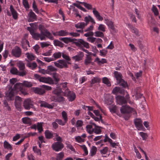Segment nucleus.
<instances>
[{"mask_svg":"<svg viewBox=\"0 0 160 160\" xmlns=\"http://www.w3.org/2000/svg\"><path fill=\"white\" fill-rule=\"evenodd\" d=\"M32 84L31 82L24 81L23 83H17L14 85L13 88L10 91L6 92L5 96L8 101L13 100L14 99V93L15 92H20L24 95L28 94L26 91V87H31Z\"/></svg>","mask_w":160,"mask_h":160,"instance_id":"1","label":"nucleus"},{"mask_svg":"<svg viewBox=\"0 0 160 160\" xmlns=\"http://www.w3.org/2000/svg\"><path fill=\"white\" fill-rule=\"evenodd\" d=\"M64 147L63 144L61 142H55L52 145V147L53 150L56 152L61 151Z\"/></svg>","mask_w":160,"mask_h":160,"instance_id":"5","label":"nucleus"},{"mask_svg":"<svg viewBox=\"0 0 160 160\" xmlns=\"http://www.w3.org/2000/svg\"><path fill=\"white\" fill-rule=\"evenodd\" d=\"M62 55V54L61 52H56L55 53L53 54V56L55 58L54 60L59 58H60L61 56Z\"/></svg>","mask_w":160,"mask_h":160,"instance_id":"39","label":"nucleus"},{"mask_svg":"<svg viewBox=\"0 0 160 160\" xmlns=\"http://www.w3.org/2000/svg\"><path fill=\"white\" fill-rule=\"evenodd\" d=\"M86 57L84 61V63L86 65H88L90 64L92 61L91 57L89 55H86Z\"/></svg>","mask_w":160,"mask_h":160,"instance_id":"26","label":"nucleus"},{"mask_svg":"<svg viewBox=\"0 0 160 160\" xmlns=\"http://www.w3.org/2000/svg\"><path fill=\"white\" fill-rule=\"evenodd\" d=\"M23 4L26 8H29V6L28 4V2L27 0H23Z\"/></svg>","mask_w":160,"mask_h":160,"instance_id":"54","label":"nucleus"},{"mask_svg":"<svg viewBox=\"0 0 160 160\" xmlns=\"http://www.w3.org/2000/svg\"><path fill=\"white\" fill-rule=\"evenodd\" d=\"M84 53L82 52H79V54L76 55L72 57V60H75V62H78L82 59L84 57Z\"/></svg>","mask_w":160,"mask_h":160,"instance_id":"13","label":"nucleus"},{"mask_svg":"<svg viewBox=\"0 0 160 160\" xmlns=\"http://www.w3.org/2000/svg\"><path fill=\"white\" fill-rule=\"evenodd\" d=\"M120 110L122 114L129 113L132 112V108L128 106H122Z\"/></svg>","mask_w":160,"mask_h":160,"instance_id":"10","label":"nucleus"},{"mask_svg":"<svg viewBox=\"0 0 160 160\" xmlns=\"http://www.w3.org/2000/svg\"><path fill=\"white\" fill-rule=\"evenodd\" d=\"M27 66L33 69L37 67V65L36 62H33L32 63H28L27 64Z\"/></svg>","mask_w":160,"mask_h":160,"instance_id":"38","label":"nucleus"},{"mask_svg":"<svg viewBox=\"0 0 160 160\" xmlns=\"http://www.w3.org/2000/svg\"><path fill=\"white\" fill-rule=\"evenodd\" d=\"M68 83L67 82H65L64 83H61L60 84L59 86V87H60L59 88H62V89L65 88H66L67 86V84Z\"/></svg>","mask_w":160,"mask_h":160,"instance_id":"58","label":"nucleus"},{"mask_svg":"<svg viewBox=\"0 0 160 160\" xmlns=\"http://www.w3.org/2000/svg\"><path fill=\"white\" fill-rule=\"evenodd\" d=\"M56 88L57 89L53 91L52 92L54 94L59 96L62 92L63 93L64 92L62 91L61 88H60L59 87H57Z\"/></svg>","mask_w":160,"mask_h":160,"instance_id":"29","label":"nucleus"},{"mask_svg":"<svg viewBox=\"0 0 160 160\" xmlns=\"http://www.w3.org/2000/svg\"><path fill=\"white\" fill-rule=\"evenodd\" d=\"M21 72H18V75L19 76L23 77L27 74V72L25 70H22Z\"/></svg>","mask_w":160,"mask_h":160,"instance_id":"55","label":"nucleus"},{"mask_svg":"<svg viewBox=\"0 0 160 160\" xmlns=\"http://www.w3.org/2000/svg\"><path fill=\"white\" fill-rule=\"evenodd\" d=\"M28 15L29 17V20H28V22H33L35 20L37 19V16L32 10L29 12Z\"/></svg>","mask_w":160,"mask_h":160,"instance_id":"18","label":"nucleus"},{"mask_svg":"<svg viewBox=\"0 0 160 160\" xmlns=\"http://www.w3.org/2000/svg\"><path fill=\"white\" fill-rule=\"evenodd\" d=\"M75 45L78 47H81V45H83L85 47L87 48H89V44L87 42H85L82 39H79L78 40L77 42H74Z\"/></svg>","mask_w":160,"mask_h":160,"instance_id":"9","label":"nucleus"},{"mask_svg":"<svg viewBox=\"0 0 160 160\" xmlns=\"http://www.w3.org/2000/svg\"><path fill=\"white\" fill-rule=\"evenodd\" d=\"M142 71H140L139 72L136 73L135 74V76L137 79H139L140 77H141L142 75Z\"/></svg>","mask_w":160,"mask_h":160,"instance_id":"60","label":"nucleus"},{"mask_svg":"<svg viewBox=\"0 0 160 160\" xmlns=\"http://www.w3.org/2000/svg\"><path fill=\"white\" fill-rule=\"evenodd\" d=\"M54 136L56 137V140L58 141L57 142H62V139L59 136L58 134L57 133H54Z\"/></svg>","mask_w":160,"mask_h":160,"instance_id":"52","label":"nucleus"},{"mask_svg":"<svg viewBox=\"0 0 160 160\" xmlns=\"http://www.w3.org/2000/svg\"><path fill=\"white\" fill-rule=\"evenodd\" d=\"M83 5L88 9H91L92 8V6L87 3H83Z\"/></svg>","mask_w":160,"mask_h":160,"instance_id":"64","label":"nucleus"},{"mask_svg":"<svg viewBox=\"0 0 160 160\" xmlns=\"http://www.w3.org/2000/svg\"><path fill=\"white\" fill-rule=\"evenodd\" d=\"M62 56L63 58L65 59L68 61H70L71 60L69 56L66 54H64L63 53H62Z\"/></svg>","mask_w":160,"mask_h":160,"instance_id":"63","label":"nucleus"},{"mask_svg":"<svg viewBox=\"0 0 160 160\" xmlns=\"http://www.w3.org/2000/svg\"><path fill=\"white\" fill-rule=\"evenodd\" d=\"M107 25L108 27L113 30H114L115 28L112 22L111 21H108L107 22Z\"/></svg>","mask_w":160,"mask_h":160,"instance_id":"45","label":"nucleus"},{"mask_svg":"<svg viewBox=\"0 0 160 160\" xmlns=\"http://www.w3.org/2000/svg\"><path fill=\"white\" fill-rule=\"evenodd\" d=\"M51 87L43 85L41 86L40 88H33V90L35 93L39 95H42L45 93L46 90H51Z\"/></svg>","mask_w":160,"mask_h":160,"instance_id":"3","label":"nucleus"},{"mask_svg":"<svg viewBox=\"0 0 160 160\" xmlns=\"http://www.w3.org/2000/svg\"><path fill=\"white\" fill-rule=\"evenodd\" d=\"M117 83L123 88H126L128 87L127 83L125 81H117Z\"/></svg>","mask_w":160,"mask_h":160,"instance_id":"28","label":"nucleus"},{"mask_svg":"<svg viewBox=\"0 0 160 160\" xmlns=\"http://www.w3.org/2000/svg\"><path fill=\"white\" fill-rule=\"evenodd\" d=\"M54 133L52 131L48 130H46L44 132L45 138L47 139H52L54 136Z\"/></svg>","mask_w":160,"mask_h":160,"instance_id":"14","label":"nucleus"},{"mask_svg":"<svg viewBox=\"0 0 160 160\" xmlns=\"http://www.w3.org/2000/svg\"><path fill=\"white\" fill-rule=\"evenodd\" d=\"M52 53V50L50 49L48 50V51L47 52L42 53V55L45 56H50L51 55V54Z\"/></svg>","mask_w":160,"mask_h":160,"instance_id":"62","label":"nucleus"},{"mask_svg":"<svg viewBox=\"0 0 160 160\" xmlns=\"http://www.w3.org/2000/svg\"><path fill=\"white\" fill-rule=\"evenodd\" d=\"M10 10L12 17L14 19H17L18 18V14L16 10L13 8L12 5L10 6Z\"/></svg>","mask_w":160,"mask_h":160,"instance_id":"19","label":"nucleus"},{"mask_svg":"<svg viewBox=\"0 0 160 160\" xmlns=\"http://www.w3.org/2000/svg\"><path fill=\"white\" fill-rule=\"evenodd\" d=\"M32 8L33 10L37 13H39V11L37 8V6L35 2L34 1L32 4Z\"/></svg>","mask_w":160,"mask_h":160,"instance_id":"49","label":"nucleus"},{"mask_svg":"<svg viewBox=\"0 0 160 160\" xmlns=\"http://www.w3.org/2000/svg\"><path fill=\"white\" fill-rule=\"evenodd\" d=\"M62 116L63 119L65 122L68 121V118L67 117V113L65 111H63L62 112Z\"/></svg>","mask_w":160,"mask_h":160,"instance_id":"46","label":"nucleus"},{"mask_svg":"<svg viewBox=\"0 0 160 160\" xmlns=\"http://www.w3.org/2000/svg\"><path fill=\"white\" fill-rule=\"evenodd\" d=\"M97 151V148L94 146H92L90 150L91 156L92 157L95 155L96 154Z\"/></svg>","mask_w":160,"mask_h":160,"instance_id":"32","label":"nucleus"},{"mask_svg":"<svg viewBox=\"0 0 160 160\" xmlns=\"http://www.w3.org/2000/svg\"><path fill=\"white\" fill-rule=\"evenodd\" d=\"M57 35L60 36H66L68 35L69 33L66 30H61L56 32Z\"/></svg>","mask_w":160,"mask_h":160,"instance_id":"23","label":"nucleus"},{"mask_svg":"<svg viewBox=\"0 0 160 160\" xmlns=\"http://www.w3.org/2000/svg\"><path fill=\"white\" fill-rule=\"evenodd\" d=\"M139 134L142 137L143 140H146L148 137V135L146 133L143 132H140Z\"/></svg>","mask_w":160,"mask_h":160,"instance_id":"48","label":"nucleus"},{"mask_svg":"<svg viewBox=\"0 0 160 160\" xmlns=\"http://www.w3.org/2000/svg\"><path fill=\"white\" fill-rule=\"evenodd\" d=\"M54 44L55 46H58L61 48L63 47L64 45L62 42L58 40H54Z\"/></svg>","mask_w":160,"mask_h":160,"instance_id":"34","label":"nucleus"},{"mask_svg":"<svg viewBox=\"0 0 160 160\" xmlns=\"http://www.w3.org/2000/svg\"><path fill=\"white\" fill-rule=\"evenodd\" d=\"M66 144L67 145L66 147L67 148L69 149L70 150H71V151H75V149L72 145L70 144L68 142L66 143Z\"/></svg>","mask_w":160,"mask_h":160,"instance_id":"57","label":"nucleus"},{"mask_svg":"<svg viewBox=\"0 0 160 160\" xmlns=\"http://www.w3.org/2000/svg\"><path fill=\"white\" fill-rule=\"evenodd\" d=\"M54 100L55 102H62L65 100V98L62 96H57L54 98Z\"/></svg>","mask_w":160,"mask_h":160,"instance_id":"30","label":"nucleus"},{"mask_svg":"<svg viewBox=\"0 0 160 160\" xmlns=\"http://www.w3.org/2000/svg\"><path fill=\"white\" fill-rule=\"evenodd\" d=\"M18 72L17 69L15 67L12 68L10 70V72L12 74L16 75H18Z\"/></svg>","mask_w":160,"mask_h":160,"instance_id":"42","label":"nucleus"},{"mask_svg":"<svg viewBox=\"0 0 160 160\" xmlns=\"http://www.w3.org/2000/svg\"><path fill=\"white\" fill-rule=\"evenodd\" d=\"M54 63L56 67L61 69L63 68H67L68 66L66 61L63 60H59L57 62H54Z\"/></svg>","mask_w":160,"mask_h":160,"instance_id":"7","label":"nucleus"},{"mask_svg":"<svg viewBox=\"0 0 160 160\" xmlns=\"http://www.w3.org/2000/svg\"><path fill=\"white\" fill-rule=\"evenodd\" d=\"M98 29L99 31L104 32L105 31V26L103 24H100L99 25V27H98Z\"/></svg>","mask_w":160,"mask_h":160,"instance_id":"50","label":"nucleus"},{"mask_svg":"<svg viewBox=\"0 0 160 160\" xmlns=\"http://www.w3.org/2000/svg\"><path fill=\"white\" fill-rule=\"evenodd\" d=\"M23 106L26 109L29 110L34 107L33 102L31 99H27L24 101Z\"/></svg>","mask_w":160,"mask_h":160,"instance_id":"8","label":"nucleus"},{"mask_svg":"<svg viewBox=\"0 0 160 160\" xmlns=\"http://www.w3.org/2000/svg\"><path fill=\"white\" fill-rule=\"evenodd\" d=\"M57 71V69L52 65H50L47 67V74H51V72H56Z\"/></svg>","mask_w":160,"mask_h":160,"instance_id":"20","label":"nucleus"},{"mask_svg":"<svg viewBox=\"0 0 160 160\" xmlns=\"http://www.w3.org/2000/svg\"><path fill=\"white\" fill-rule=\"evenodd\" d=\"M64 157V153L61 152L57 155L56 160H62Z\"/></svg>","mask_w":160,"mask_h":160,"instance_id":"35","label":"nucleus"},{"mask_svg":"<svg viewBox=\"0 0 160 160\" xmlns=\"http://www.w3.org/2000/svg\"><path fill=\"white\" fill-rule=\"evenodd\" d=\"M55 121L58 123L59 125L62 126L64 125L67 122H65V121L63 122L61 119H56Z\"/></svg>","mask_w":160,"mask_h":160,"instance_id":"47","label":"nucleus"},{"mask_svg":"<svg viewBox=\"0 0 160 160\" xmlns=\"http://www.w3.org/2000/svg\"><path fill=\"white\" fill-rule=\"evenodd\" d=\"M87 26V24L84 22H79L75 25V27L77 28H80L83 29L84 27Z\"/></svg>","mask_w":160,"mask_h":160,"instance_id":"22","label":"nucleus"},{"mask_svg":"<svg viewBox=\"0 0 160 160\" xmlns=\"http://www.w3.org/2000/svg\"><path fill=\"white\" fill-rule=\"evenodd\" d=\"M11 53L13 56L19 58L22 54V50L19 47L16 46L12 49Z\"/></svg>","mask_w":160,"mask_h":160,"instance_id":"6","label":"nucleus"},{"mask_svg":"<svg viewBox=\"0 0 160 160\" xmlns=\"http://www.w3.org/2000/svg\"><path fill=\"white\" fill-rule=\"evenodd\" d=\"M3 146L5 148L10 149L12 150V148L11 145L6 141H5L3 143Z\"/></svg>","mask_w":160,"mask_h":160,"instance_id":"31","label":"nucleus"},{"mask_svg":"<svg viewBox=\"0 0 160 160\" xmlns=\"http://www.w3.org/2000/svg\"><path fill=\"white\" fill-rule=\"evenodd\" d=\"M40 104V106L41 107L47 108L49 109L53 108V106L47 103L45 101H40L39 102Z\"/></svg>","mask_w":160,"mask_h":160,"instance_id":"16","label":"nucleus"},{"mask_svg":"<svg viewBox=\"0 0 160 160\" xmlns=\"http://www.w3.org/2000/svg\"><path fill=\"white\" fill-rule=\"evenodd\" d=\"M52 77L54 80H59L60 76L59 74L56 72H54L52 74Z\"/></svg>","mask_w":160,"mask_h":160,"instance_id":"37","label":"nucleus"},{"mask_svg":"<svg viewBox=\"0 0 160 160\" xmlns=\"http://www.w3.org/2000/svg\"><path fill=\"white\" fill-rule=\"evenodd\" d=\"M40 82L48 83L52 85H56L58 86V85L59 81H39Z\"/></svg>","mask_w":160,"mask_h":160,"instance_id":"21","label":"nucleus"},{"mask_svg":"<svg viewBox=\"0 0 160 160\" xmlns=\"http://www.w3.org/2000/svg\"><path fill=\"white\" fill-rule=\"evenodd\" d=\"M95 36L96 37H99L102 38H103L104 37V33L100 31H96L95 32Z\"/></svg>","mask_w":160,"mask_h":160,"instance_id":"40","label":"nucleus"},{"mask_svg":"<svg viewBox=\"0 0 160 160\" xmlns=\"http://www.w3.org/2000/svg\"><path fill=\"white\" fill-rule=\"evenodd\" d=\"M30 33L32 36V37L33 39L36 40H39L42 36V34L38 33L35 32L33 29H31L29 30Z\"/></svg>","mask_w":160,"mask_h":160,"instance_id":"11","label":"nucleus"},{"mask_svg":"<svg viewBox=\"0 0 160 160\" xmlns=\"http://www.w3.org/2000/svg\"><path fill=\"white\" fill-rule=\"evenodd\" d=\"M59 40L66 44L68 43L69 42H71L70 38H59Z\"/></svg>","mask_w":160,"mask_h":160,"instance_id":"33","label":"nucleus"},{"mask_svg":"<svg viewBox=\"0 0 160 160\" xmlns=\"http://www.w3.org/2000/svg\"><path fill=\"white\" fill-rule=\"evenodd\" d=\"M135 125L138 130H141L143 127L142 124V122L141 119H138L134 122Z\"/></svg>","mask_w":160,"mask_h":160,"instance_id":"15","label":"nucleus"},{"mask_svg":"<svg viewBox=\"0 0 160 160\" xmlns=\"http://www.w3.org/2000/svg\"><path fill=\"white\" fill-rule=\"evenodd\" d=\"M34 77L35 78L38 80H47L46 78L44 79V78L43 77H41L39 75L37 74H35L34 75ZM48 80H52L50 78H49Z\"/></svg>","mask_w":160,"mask_h":160,"instance_id":"41","label":"nucleus"},{"mask_svg":"<svg viewBox=\"0 0 160 160\" xmlns=\"http://www.w3.org/2000/svg\"><path fill=\"white\" fill-rule=\"evenodd\" d=\"M101 128H93V132L96 134H100L101 132V130L100 129Z\"/></svg>","mask_w":160,"mask_h":160,"instance_id":"53","label":"nucleus"},{"mask_svg":"<svg viewBox=\"0 0 160 160\" xmlns=\"http://www.w3.org/2000/svg\"><path fill=\"white\" fill-rule=\"evenodd\" d=\"M43 122H38L37 123V129L38 130L39 133H41L43 131L42 124Z\"/></svg>","mask_w":160,"mask_h":160,"instance_id":"36","label":"nucleus"},{"mask_svg":"<svg viewBox=\"0 0 160 160\" xmlns=\"http://www.w3.org/2000/svg\"><path fill=\"white\" fill-rule=\"evenodd\" d=\"M114 74L117 80H124L122 78V76L121 73L118 71H115Z\"/></svg>","mask_w":160,"mask_h":160,"instance_id":"24","label":"nucleus"},{"mask_svg":"<svg viewBox=\"0 0 160 160\" xmlns=\"http://www.w3.org/2000/svg\"><path fill=\"white\" fill-rule=\"evenodd\" d=\"M22 98L19 96H16L14 102L15 105L17 109H20L21 106Z\"/></svg>","mask_w":160,"mask_h":160,"instance_id":"12","label":"nucleus"},{"mask_svg":"<svg viewBox=\"0 0 160 160\" xmlns=\"http://www.w3.org/2000/svg\"><path fill=\"white\" fill-rule=\"evenodd\" d=\"M39 29L40 31V33L42 35L41 38V40H46L47 37L51 40L54 39V38L52 34L48 31L45 28L44 26L41 25L39 26Z\"/></svg>","mask_w":160,"mask_h":160,"instance_id":"2","label":"nucleus"},{"mask_svg":"<svg viewBox=\"0 0 160 160\" xmlns=\"http://www.w3.org/2000/svg\"><path fill=\"white\" fill-rule=\"evenodd\" d=\"M33 150L34 152L37 153L38 155L40 156L41 155V150L38 149L37 146H34L33 148Z\"/></svg>","mask_w":160,"mask_h":160,"instance_id":"43","label":"nucleus"},{"mask_svg":"<svg viewBox=\"0 0 160 160\" xmlns=\"http://www.w3.org/2000/svg\"><path fill=\"white\" fill-rule=\"evenodd\" d=\"M118 103L119 105H122L127 103V101L125 98L123 97L119 96L117 97Z\"/></svg>","mask_w":160,"mask_h":160,"instance_id":"17","label":"nucleus"},{"mask_svg":"<svg viewBox=\"0 0 160 160\" xmlns=\"http://www.w3.org/2000/svg\"><path fill=\"white\" fill-rule=\"evenodd\" d=\"M28 58L30 60L32 61L34 59V56L32 54H30L29 53L26 54Z\"/></svg>","mask_w":160,"mask_h":160,"instance_id":"51","label":"nucleus"},{"mask_svg":"<svg viewBox=\"0 0 160 160\" xmlns=\"http://www.w3.org/2000/svg\"><path fill=\"white\" fill-rule=\"evenodd\" d=\"M22 122L24 124L31 125L32 124V120L28 117H25L22 118Z\"/></svg>","mask_w":160,"mask_h":160,"instance_id":"25","label":"nucleus"},{"mask_svg":"<svg viewBox=\"0 0 160 160\" xmlns=\"http://www.w3.org/2000/svg\"><path fill=\"white\" fill-rule=\"evenodd\" d=\"M20 70H25V65L24 63L22 61H19L17 64Z\"/></svg>","mask_w":160,"mask_h":160,"instance_id":"27","label":"nucleus"},{"mask_svg":"<svg viewBox=\"0 0 160 160\" xmlns=\"http://www.w3.org/2000/svg\"><path fill=\"white\" fill-rule=\"evenodd\" d=\"M63 95L65 96L68 97V100L69 101L72 102L74 101L76 98V94L74 92H71L67 88L63 92Z\"/></svg>","mask_w":160,"mask_h":160,"instance_id":"4","label":"nucleus"},{"mask_svg":"<svg viewBox=\"0 0 160 160\" xmlns=\"http://www.w3.org/2000/svg\"><path fill=\"white\" fill-rule=\"evenodd\" d=\"M108 150V147H105L103 149L100 150V152L102 154H106Z\"/></svg>","mask_w":160,"mask_h":160,"instance_id":"61","label":"nucleus"},{"mask_svg":"<svg viewBox=\"0 0 160 160\" xmlns=\"http://www.w3.org/2000/svg\"><path fill=\"white\" fill-rule=\"evenodd\" d=\"M83 123V122L82 121L78 120L76 122V126L77 127H81Z\"/></svg>","mask_w":160,"mask_h":160,"instance_id":"59","label":"nucleus"},{"mask_svg":"<svg viewBox=\"0 0 160 160\" xmlns=\"http://www.w3.org/2000/svg\"><path fill=\"white\" fill-rule=\"evenodd\" d=\"M152 10L154 12L155 15L157 16L158 15L159 12L158 9L154 5H153Z\"/></svg>","mask_w":160,"mask_h":160,"instance_id":"44","label":"nucleus"},{"mask_svg":"<svg viewBox=\"0 0 160 160\" xmlns=\"http://www.w3.org/2000/svg\"><path fill=\"white\" fill-rule=\"evenodd\" d=\"M75 139L76 141L79 142H84V139L82 138L81 136H80L76 137L75 138Z\"/></svg>","mask_w":160,"mask_h":160,"instance_id":"56","label":"nucleus"}]
</instances>
